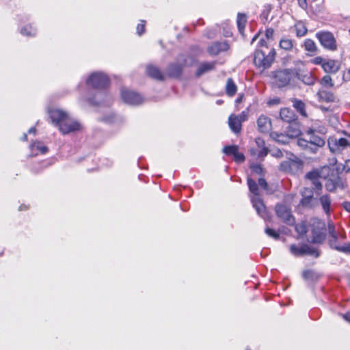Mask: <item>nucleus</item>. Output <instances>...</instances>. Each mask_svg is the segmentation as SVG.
<instances>
[{
    "label": "nucleus",
    "instance_id": "bb28decb",
    "mask_svg": "<svg viewBox=\"0 0 350 350\" xmlns=\"http://www.w3.org/2000/svg\"><path fill=\"white\" fill-rule=\"evenodd\" d=\"M182 70L180 65L171 64L167 68V75L170 77H178Z\"/></svg>",
    "mask_w": 350,
    "mask_h": 350
},
{
    "label": "nucleus",
    "instance_id": "6e6552de",
    "mask_svg": "<svg viewBox=\"0 0 350 350\" xmlns=\"http://www.w3.org/2000/svg\"><path fill=\"white\" fill-rule=\"evenodd\" d=\"M316 133L325 135L326 130L324 127H319V129H316L314 127L309 128L306 131V134L308 137L310 145L314 144L317 146H324L325 144V139L321 136L316 135Z\"/></svg>",
    "mask_w": 350,
    "mask_h": 350
},
{
    "label": "nucleus",
    "instance_id": "c9c22d12",
    "mask_svg": "<svg viewBox=\"0 0 350 350\" xmlns=\"http://www.w3.org/2000/svg\"><path fill=\"white\" fill-rule=\"evenodd\" d=\"M296 34L297 36H304L307 33L306 27L301 23H297L295 25Z\"/></svg>",
    "mask_w": 350,
    "mask_h": 350
},
{
    "label": "nucleus",
    "instance_id": "e433bc0d",
    "mask_svg": "<svg viewBox=\"0 0 350 350\" xmlns=\"http://www.w3.org/2000/svg\"><path fill=\"white\" fill-rule=\"evenodd\" d=\"M291 128H292V131L288 130L287 131V134L289 138H294L297 137L300 133V131L297 128V126L291 124L289 126V129Z\"/></svg>",
    "mask_w": 350,
    "mask_h": 350
},
{
    "label": "nucleus",
    "instance_id": "4468645a",
    "mask_svg": "<svg viewBox=\"0 0 350 350\" xmlns=\"http://www.w3.org/2000/svg\"><path fill=\"white\" fill-rule=\"evenodd\" d=\"M223 152L226 154L232 155L237 163H242L245 161V156L243 153L239 152L237 146H226L224 148Z\"/></svg>",
    "mask_w": 350,
    "mask_h": 350
},
{
    "label": "nucleus",
    "instance_id": "5701e85b",
    "mask_svg": "<svg viewBox=\"0 0 350 350\" xmlns=\"http://www.w3.org/2000/svg\"><path fill=\"white\" fill-rule=\"evenodd\" d=\"M280 116L283 121L289 123L295 120L294 112L288 108L281 109Z\"/></svg>",
    "mask_w": 350,
    "mask_h": 350
},
{
    "label": "nucleus",
    "instance_id": "f3484780",
    "mask_svg": "<svg viewBox=\"0 0 350 350\" xmlns=\"http://www.w3.org/2000/svg\"><path fill=\"white\" fill-rule=\"evenodd\" d=\"M241 120L236 115L232 114L228 118L229 126L234 133H238L241 131Z\"/></svg>",
    "mask_w": 350,
    "mask_h": 350
},
{
    "label": "nucleus",
    "instance_id": "7ed1b4c3",
    "mask_svg": "<svg viewBox=\"0 0 350 350\" xmlns=\"http://www.w3.org/2000/svg\"><path fill=\"white\" fill-rule=\"evenodd\" d=\"M327 242L330 247L346 254H350V243H345L346 238L345 232L342 230H336L333 223L328 222L327 225Z\"/></svg>",
    "mask_w": 350,
    "mask_h": 350
},
{
    "label": "nucleus",
    "instance_id": "5fc2aeb1",
    "mask_svg": "<svg viewBox=\"0 0 350 350\" xmlns=\"http://www.w3.org/2000/svg\"><path fill=\"white\" fill-rule=\"evenodd\" d=\"M274 31L271 28H269L265 31V36L267 39H272Z\"/></svg>",
    "mask_w": 350,
    "mask_h": 350
},
{
    "label": "nucleus",
    "instance_id": "dca6fc26",
    "mask_svg": "<svg viewBox=\"0 0 350 350\" xmlns=\"http://www.w3.org/2000/svg\"><path fill=\"white\" fill-rule=\"evenodd\" d=\"M258 131L261 133H268L271 128V122L269 117L261 115L257 120Z\"/></svg>",
    "mask_w": 350,
    "mask_h": 350
},
{
    "label": "nucleus",
    "instance_id": "a878e982",
    "mask_svg": "<svg viewBox=\"0 0 350 350\" xmlns=\"http://www.w3.org/2000/svg\"><path fill=\"white\" fill-rule=\"evenodd\" d=\"M237 88L234 82L231 78L227 79L226 85V92L229 96H232L237 92Z\"/></svg>",
    "mask_w": 350,
    "mask_h": 350
},
{
    "label": "nucleus",
    "instance_id": "49530a36",
    "mask_svg": "<svg viewBox=\"0 0 350 350\" xmlns=\"http://www.w3.org/2000/svg\"><path fill=\"white\" fill-rule=\"evenodd\" d=\"M311 63L315 65H321L323 68V64H324L325 59L320 56L316 57L310 60Z\"/></svg>",
    "mask_w": 350,
    "mask_h": 350
},
{
    "label": "nucleus",
    "instance_id": "6ab92c4d",
    "mask_svg": "<svg viewBox=\"0 0 350 350\" xmlns=\"http://www.w3.org/2000/svg\"><path fill=\"white\" fill-rule=\"evenodd\" d=\"M323 70L327 73H336L339 70V64L334 59L325 60L323 64Z\"/></svg>",
    "mask_w": 350,
    "mask_h": 350
},
{
    "label": "nucleus",
    "instance_id": "7c9ffc66",
    "mask_svg": "<svg viewBox=\"0 0 350 350\" xmlns=\"http://www.w3.org/2000/svg\"><path fill=\"white\" fill-rule=\"evenodd\" d=\"M320 202L321 204V206L324 210V211L326 213V214H329V207L331 201L328 196L325 195L322 196L320 198Z\"/></svg>",
    "mask_w": 350,
    "mask_h": 350
},
{
    "label": "nucleus",
    "instance_id": "a18cd8bd",
    "mask_svg": "<svg viewBox=\"0 0 350 350\" xmlns=\"http://www.w3.org/2000/svg\"><path fill=\"white\" fill-rule=\"evenodd\" d=\"M270 12V8H266L260 15L261 20L265 23L268 21L269 14Z\"/></svg>",
    "mask_w": 350,
    "mask_h": 350
},
{
    "label": "nucleus",
    "instance_id": "c756f323",
    "mask_svg": "<svg viewBox=\"0 0 350 350\" xmlns=\"http://www.w3.org/2000/svg\"><path fill=\"white\" fill-rule=\"evenodd\" d=\"M246 22H247L246 16L243 14H239L237 16V27H238L239 31L242 34L243 33V30H244Z\"/></svg>",
    "mask_w": 350,
    "mask_h": 350
},
{
    "label": "nucleus",
    "instance_id": "4d7b16f0",
    "mask_svg": "<svg viewBox=\"0 0 350 350\" xmlns=\"http://www.w3.org/2000/svg\"><path fill=\"white\" fill-rule=\"evenodd\" d=\"M237 116L239 118L240 120H241V122H243L247 119V112L243 111L239 116Z\"/></svg>",
    "mask_w": 350,
    "mask_h": 350
},
{
    "label": "nucleus",
    "instance_id": "20e7f679",
    "mask_svg": "<svg viewBox=\"0 0 350 350\" xmlns=\"http://www.w3.org/2000/svg\"><path fill=\"white\" fill-rule=\"evenodd\" d=\"M259 44L262 48L254 52V63L260 71H264L269 68L273 62L275 51L273 48L267 46L263 40H261Z\"/></svg>",
    "mask_w": 350,
    "mask_h": 350
},
{
    "label": "nucleus",
    "instance_id": "2eb2a0df",
    "mask_svg": "<svg viewBox=\"0 0 350 350\" xmlns=\"http://www.w3.org/2000/svg\"><path fill=\"white\" fill-rule=\"evenodd\" d=\"M29 149L31 151L30 155L31 157L37 156L40 154H46L49 150V148H47V146H45L42 142H39V141H36L33 143H32L29 146Z\"/></svg>",
    "mask_w": 350,
    "mask_h": 350
},
{
    "label": "nucleus",
    "instance_id": "680f3d73",
    "mask_svg": "<svg viewBox=\"0 0 350 350\" xmlns=\"http://www.w3.org/2000/svg\"><path fill=\"white\" fill-rule=\"evenodd\" d=\"M342 317L347 322L350 323V312H348L346 314H342Z\"/></svg>",
    "mask_w": 350,
    "mask_h": 350
},
{
    "label": "nucleus",
    "instance_id": "69168bd1",
    "mask_svg": "<svg viewBox=\"0 0 350 350\" xmlns=\"http://www.w3.org/2000/svg\"><path fill=\"white\" fill-rule=\"evenodd\" d=\"M36 130L35 128L32 127L31 129H29L28 133H30V134H33L35 135L36 134Z\"/></svg>",
    "mask_w": 350,
    "mask_h": 350
},
{
    "label": "nucleus",
    "instance_id": "f8f14e48",
    "mask_svg": "<svg viewBox=\"0 0 350 350\" xmlns=\"http://www.w3.org/2000/svg\"><path fill=\"white\" fill-rule=\"evenodd\" d=\"M251 201L257 213L264 219H268L269 215L266 211V207L262 200L258 196H253L251 198Z\"/></svg>",
    "mask_w": 350,
    "mask_h": 350
},
{
    "label": "nucleus",
    "instance_id": "58836bf2",
    "mask_svg": "<svg viewBox=\"0 0 350 350\" xmlns=\"http://www.w3.org/2000/svg\"><path fill=\"white\" fill-rule=\"evenodd\" d=\"M321 84L329 87H332L334 85L332 79L329 75H325L321 79Z\"/></svg>",
    "mask_w": 350,
    "mask_h": 350
},
{
    "label": "nucleus",
    "instance_id": "f03ea898",
    "mask_svg": "<svg viewBox=\"0 0 350 350\" xmlns=\"http://www.w3.org/2000/svg\"><path fill=\"white\" fill-rule=\"evenodd\" d=\"M109 83V77L103 72H92L86 79V85L96 90L94 98H88V100L92 105H99L103 103V97L105 94L100 90L105 88Z\"/></svg>",
    "mask_w": 350,
    "mask_h": 350
},
{
    "label": "nucleus",
    "instance_id": "603ef678",
    "mask_svg": "<svg viewBox=\"0 0 350 350\" xmlns=\"http://www.w3.org/2000/svg\"><path fill=\"white\" fill-rule=\"evenodd\" d=\"M298 3L299 6L304 10H307L309 6L308 0H298Z\"/></svg>",
    "mask_w": 350,
    "mask_h": 350
},
{
    "label": "nucleus",
    "instance_id": "39448f33",
    "mask_svg": "<svg viewBox=\"0 0 350 350\" xmlns=\"http://www.w3.org/2000/svg\"><path fill=\"white\" fill-rule=\"evenodd\" d=\"M315 36L324 49L331 51H335L338 49L336 40L332 32L320 31L316 33Z\"/></svg>",
    "mask_w": 350,
    "mask_h": 350
},
{
    "label": "nucleus",
    "instance_id": "37998d69",
    "mask_svg": "<svg viewBox=\"0 0 350 350\" xmlns=\"http://www.w3.org/2000/svg\"><path fill=\"white\" fill-rule=\"evenodd\" d=\"M145 25H146V21H141L140 23L137 26V33L139 36H141L143 34L145 31Z\"/></svg>",
    "mask_w": 350,
    "mask_h": 350
},
{
    "label": "nucleus",
    "instance_id": "4c0bfd02",
    "mask_svg": "<svg viewBox=\"0 0 350 350\" xmlns=\"http://www.w3.org/2000/svg\"><path fill=\"white\" fill-rule=\"evenodd\" d=\"M297 144L302 149L306 150H307L308 148L309 147V145L310 144L308 139H304V138L298 139L297 141Z\"/></svg>",
    "mask_w": 350,
    "mask_h": 350
},
{
    "label": "nucleus",
    "instance_id": "0e129e2a",
    "mask_svg": "<svg viewBox=\"0 0 350 350\" xmlns=\"http://www.w3.org/2000/svg\"><path fill=\"white\" fill-rule=\"evenodd\" d=\"M318 0H308V4H309V6L313 9L314 8V6H313V3H315L316 1H317Z\"/></svg>",
    "mask_w": 350,
    "mask_h": 350
},
{
    "label": "nucleus",
    "instance_id": "ea45409f",
    "mask_svg": "<svg viewBox=\"0 0 350 350\" xmlns=\"http://www.w3.org/2000/svg\"><path fill=\"white\" fill-rule=\"evenodd\" d=\"M295 230L299 235H303L306 233L307 228L304 224H297L295 226Z\"/></svg>",
    "mask_w": 350,
    "mask_h": 350
},
{
    "label": "nucleus",
    "instance_id": "412c9836",
    "mask_svg": "<svg viewBox=\"0 0 350 350\" xmlns=\"http://www.w3.org/2000/svg\"><path fill=\"white\" fill-rule=\"evenodd\" d=\"M20 33L27 37H34L37 33V29L31 24H27L20 28Z\"/></svg>",
    "mask_w": 350,
    "mask_h": 350
},
{
    "label": "nucleus",
    "instance_id": "393cba45",
    "mask_svg": "<svg viewBox=\"0 0 350 350\" xmlns=\"http://www.w3.org/2000/svg\"><path fill=\"white\" fill-rule=\"evenodd\" d=\"M304 49L310 53V55H314L318 51V47L315 42L311 39H306L304 43Z\"/></svg>",
    "mask_w": 350,
    "mask_h": 350
},
{
    "label": "nucleus",
    "instance_id": "052dcab7",
    "mask_svg": "<svg viewBox=\"0 0 350 350\" xmlns=\"http://www.w3.org/2000/svg\"><path fill=\"white\" fill-rule=\"evenodd\" d=\"M256 143L257 144V146L260 148H262L263 147H265V142L261 138H257L256 139Z\"/></svg>",
    "mask_w": 350,
    "mask_h": 350
},
{
    "label": "nucleus",
    "instance_id": "e2e57ef3",
    "mask_svg": "<svg viewBox=\"0 0 350 350\" xmlns=\"http://www.w3.org/2000/svg\"><path fill=\"white\" fill-rule=\"evenodd\" d=\"M344 208L348 212H350V202H345L343 204Z\"/></svg>",
    "mask_w": 350,
    "mask_h": 350
},
{
    "label": "nucleus",
    "instance_id": "0eeeda50",
    "mask_svg": "<svg viewBox=\"0 0 350 350\" xmlns=\"http://www.w3.org/2000/svg\"><path fill=\"white\" fill-rule=\"evenodd\" d=\"M303 167L302 161L295 156L288 160L282 161L280 165L281 171L295 174L301 170Z\"/></svg>",
    "mask_w": 350,
    "mask_h": 350
},
{
    "label": "nucleus",
    "instance_id": "4be33fe9",
    "mask_svg": "<svg viewBox=\"0 0 350 350\" xmlns=\"http://www.w3.org/2000/svg\"><path fill=\"white\" fill-rule=\"evenodd\" d=\"M146 72L148 76L157 80H163L164 76L161 72L155 66H148L146 67Z\"/></svg>",
    "mask_w": 350,
    "mask_h": 350
},
{
    "label": "nucleus",
    "instance_id": "09e8293b",
    "mask_svg": "<svg viewBox=\"0 0 350 350\" xmlns=\"http://www.w3.org/2000/svg\"><path fill=\"white\" fill-rule=\"evenodd\" d=\"M325 239L323 235L317 234L316 232H313V241L314 243H321Z\"/></svg>",
    "mask_w": 350,
    "mask_h": 350
},
{
    "label": "nucleus",
    "instance_id": "9d476101",
    "mask_svg": "<svg viewBox=\"0 0 350 350\" xmlns=\"http://www.w3.org/2000/svg\"><path fill=\"white\" fill-rule=\"evenodd\" d=\"M290 251L294 256H303V255H311L316 258L319 256V252L313 247H310L308 245H302L297 246L295 244H292L289 247Z\"/></svg>",
    "mask_w": 350,
    "mask_h": 350
},
{
    "label": "nucleus",
    "instance_id": "13d9d810",
    "mask_svg": "<svg viewBox=\"0 0 350 350\" xmlns=\"http://www.w3.org/2000/svg\"><path fill=\"white\" fill-rule=\"evenodd\" d=\"M302 195L308 198H311L312 197V192L310 190H308V189H305L304 191L302 192Z\"/></svg>",
    "mask_w": 350,
    "mask_h": 350
},
{
    "label": "nucleus",
    "instance_id": "de8ad7c7",
    "mask_svg": "<svg viewBox=\"0 0 350 350\" xmlns=\"http://www.w3.org/2000/svg\"><path fill=\"white\" fill-rule=\"evenodd\" d=\"M251 169L253 173L260 174L262 172V168L260 165H252Z\"/></svg>",
    "mask_w": 350,
    "mask_h": 350
},
{
    "label": "nucleus",
    "instance_id": "423d86ee",
    "mask_svg": "<svg viewBox=\"0 0 350 350\" xmlns=\"http://www.w3.org/2000/svg\"><path fill=\"white\" fill-rule=\"evenodd\" d=\"M295 79V70H282L276 72L274 77V83L279 88L294 84Z\"/></svg>",
    "mask_w": 350,
    "mask_h": 350
},
{
    "label": "nucleus",
    "instance_id": "1a4fd4ad",
    "mask_svg": "<svg viewBox=\"0 0 350 350\" xmlns=\"http://www.w3.org/2000/svg\"><path fill=\"white\" fill-rule=\"evenodd\" d=\"M121 98L124 103L131 105H137L144 101L142 95L126 88L121 90Z\"/></svg>",
    "mask_w": 350,
    "mask_h": 350
},
{
    "label": "nucleus",
    "instance_id": "2f4dec72",
    "mask_svg": "<svg viewBox=\"0 0 350 350\" xmlns=\"http://www.w3.org/2000/svg\"><path fill=\"white\" fill-rule=\"evenodd\" d=\"M280 46L282 49L290 51L293 46V41L288 38H282L280 42Z\"/></svg>",
    "mask_w": 350,
    "mask_h": 350
},
{
    "label": "nucleus",
    "instance_id": "864d4df0",
    "mask_svg": "<svg viewBox=\"0 0 350 350\" xmlns=\"http://www.w3.org/2000/svg\"><path fill=\"white\" fill-rule=\"evenodd\" d=\"M312 184L314 189H317L318 190H321L322 189V184L319 181V178L314 181H312Z\"/></svg>",
    "mask_w": 350,
    "mask_h": 350
},
{
    "label": "nucleus",
    "instance_id": "c03bdc74",
    "mask_svg": "<svg viewBox=\"0 0 350 350\" xmlns=\"http://www.w3.org/2000/svg\"><path fill=\"white\" fill-rule=\"evenodd\" d=\"M281 103V100L280 98L278 97H274V98H270L267 100V104L269 105V106H274V105H280Z\"/></svg>",
    "mask_w": 350,
    "mask_h": 350
},
{
    "label": "nucleus",
    "instance_id": "c85d7f7f",
    "mask_svg": "<svg viewBox=\"0 0 350 350\" xmlns=\"http://www.w3.org/2000/svg\"><path fill=\"white\" fill-rule=\"evenodd\" d=\"M293 107L300 113V114L303 116H307L306 110H305V104L300 100L294 99L293 100Z\"/></svg>",
    "mask_w": 350,
    "mask_h": 350
},
{
    "label": "nucleus",
    "instance_id": "a19ab883",
    "mask_svg": "<svg viewBox=\"0 0 350 350\" xmlns=\"http://www.w3.org/2000/svg\"><path fill=\"white\" fill-rule=\"evenodd\" d=\"M265 233L270 237L273 238L274 239H278L279 238V233L274 230L273 229H271L270 228H265Z\"/></svg>",
    "mask_w": 350,
    "mask_h": 350
},
{
    "label": "nucleus",
    "instance_id": "cd10ccee",
    "mask_svg": "<svg viewBox=\"0 0 350 350\" xmlns=\"http://www.w3.org/2000/svg\"><path fill=\"white\" fill-rule=\"evenodd\" d=\"M271 136L275 141L281 144L288 143L290 139L288 134L284 135L282 133H273L271 134Z\"/></svg>",
    "mask_w": 350,
    "mask_h": 350
},
{
    "label": "nucleus",
    "instance_id": "9b49d317",
    "mask_svg": "<svg viewBox=\"0 0 350 350\" xmlns=\"http://www.w3.org/2000/svg\"><path fill=\"white\" fill-rule=\"evenodd\" d=\"M275 213L278 217L288 225H294L295 219L292 215L291 211L286 205L278 204L275 206Z\"/></svg>",
    "mask_w": 350,
    "mask_h": 350
},
{
    "label": "nucleus",
    "instance_id": "aec40b11",
    "mask_svg": "<svg viewBox=\"0 0 350 350\" xmlns=\"http://www.w3.org/2000/svg\"><path fill=\"white\" fill-rule=\"evenodd\" d=\"M215 62H204L200 64L196 70V75L200 77L206 72L213 70L215 67Z\"/></svg>",
    "mask_w": 350,
    "mask_h": 350
},
{
    "label": "nucleus",
    "instance_id": "f704fd0d",
    "mask_svg": "<svg viewBox=\"0 0 350 350\" xmlns=\"http://www.w3.org/2000/svg\"><path fill=\"white\" fill-rule=\"evenodd\" d=\"M303 277L308 280H315L319 276L314 271L307 270L303 272Z\"/></svg>",
    "mask_w": 350,
    "mask_h": 350
},
{
    "label": "nucleus",
    "instance_id": "a211bd4d",
    "mask_svg": "<svg viewBox=\"0 0 350 350\" xmlns=\"http://www.w3.org/2000/svg\"><path fill=\"white\" fill-rule=\"evenodd\" d=\"M301 80L306 85H313L315 82V78L311 72H299L295 71V79Z\"/></svg>",
    "mask_w": 350,
    "mask_h": 350
},
{
    "label": "nucleus",
    "instance_id": "ddd939ff",
    "mask_svg": "<svg viewBox=\"0 0 350 350\" xmlns=\"http://www.w3.org/2000/svg\"><path fill=\"white\" fill-rule=\"evenodd\" d=\"M229 48V44L226 41L216 42L208 46V52L212 55H216L221 52L228 51Z\"/></svg>",
    "mask_w": 350,
    "mask_h": 350
},
{
    "label": "nucleus",
    "instance_id": "8fccbe9b",
    "mask_svg": "<svg viewBox=\"0 0 350 350\" xmlns=\"http://www.w3.org/2000/svg\"><path fill=\"white\" fill-rule=\"evenodd\" d=\"M116 119H120L116 117L115 114H111L105 118H104L103 120L107 122H116Z\"/></svg>",
    "mask_w": 350,
    "mask_h": 350
},
{
    "label": "nucleus",
    "instance_id": "79ce46f5",
    "mask_svg": "<svg viewBox=\"0 0 350 350\" xmlns=\"http://www.w3.org/2000/svg\"><path fill=\"white\" fill-rule=\"evenodd\" d=\"M306 178L311 181H314L319 178V174L317 171H312L306 174Z\"/></svg>",
    "mask_w": 350,
    "mask_h": 350
},
{
    "label": "nucleus",
    "instance_id": "774afa93",
    "mask_svg": "<svg viewBox=\"0 0 350 350\" xmlns=\"http://www.w3.org/2000/svg\"><path fill=\"white\" fill-rule=\"evenodd\" d=\"M345 77L347 78H348V79L350 80V68L348 69V71H347V74L345 75Z\"/></svg>",
    "mask_w": 350,
    "mask_h": 350
},
{
    "label": "nucleus",
    "instance_id": "3c124183",
    "mask_svg": "<svg viewBox=\"0 0 350 350\" xmlns=\"http://www.w3.org/2000/svg\"><path fill=\"white\" fill-rule=\"evenodd\" d=\"M323 146H317L314 144H310L309 147L308 148L307 150H308L311 153H317L320 148H322Z\"/></svg>",
    "mask_w": 350,
    "mask_h": 350
},
{
    "label": "nucleus",
    "instance_id": "bf43d9fd",
    "mask_svg": "<svg viewBox=\"0 0 350 350\" xmlns=\"http://www.w3.org/2000/svg\"><path fill=\"white\" fill-rule=\"evenodd\" d=\"M267 149L265 148V147H263L262 148H260V150L259 151V153H258V157H264L265 156H266L267 154Z\"/></svg>",
    "mask_w": 350,
    "mask_h": 350
},
{
    "label": "nucleus",
    "instance_id": "f257e3e1",
    "mask_svg": "<svg viewBox=\"0 0 350 350\" xmlns=\"http://www.w3.org/2000/svg\"><path fill=\"white\" fill-rule=\"evenodd\" d=\"M53 124L58 127L59 131L66 135L82 130V124L72 118L66 111L60 109L53 108L48 111Z\"/></svg>",
    "mask_w": 350,
    "mask_h": 350
},
{
    "label": "nucleus",
    "instance_id": "338daca9",
    "mask_svg": "<svg viewBox=\"0 0 350 350\" xmlns=\"http://www.w3.org/2000/svg\"><path fill=\"white\" fill-rule=\"evenodd\" d=\"M273 155L277 157H280L282 155L280 150H278L275 153H273Z\"/></svg>",
    "mask_w": 350,
    "mask_h": 350
},
{
    "label": "nucleus",
    "instance_id": "b1692460",
    "mask_svg": "<svg viewBox=\"0 0 350 350\" xmlns=\"http://www.w3.org/2000/svg\"><path fill=\"white\" fill-rule=\"evenodd\" d=\"M317 96L319 101H325L327 103L334 101V94L326 90H319L317 93Z\"/></svg>",
    "mask_w": 350,
    "mask_h": 350
},
{
    "label": "nucleus",
    "instance_id": "6e6d98bb",
    "mask_svg": "<svg viewBox=\"0 0 350 350\" xmlns=\"http://www.w3.org/2000/svg\"><path fill=\"white\" fill-rule=\"evenodd\" d=\"M258 184L259 185L263 188L265 190H267V183L266 180L264 178H259L258 179Z\"/></svg>",
    "mask_w": 350,
    "mask_h": 350
},
{
    "label": "nucleus",
    "instance_id": "473e14b6",
    "mask_svg": "<svg viewBox=\"0 0 350 350\" xmlns=\"http://www.w3.org/2000/svg\"><path fill=\"white\" fill-rule=\"evenodd\" d=\"M247 185L250 192L254 195V196H258V187L256 183L252 178H247Z\"/></svg>",
    "mask_w": 350,
    "mask_h": 350
},
{
    "label": "nucleus",
    "instance_id": "72a5a7b5",
    "mask_svg": "<svg viewBox=\"0 0 350 350\" xmlns=\"http://www.w3.org/2000/svg\"><path fill=\"white\" fill-rule=\"evenodd\" d=\"M335 145L337 146L338 149H344L350 146V142L346 138H339L338 139H336Z\"/></svg>",
    "mask_w": 350,
    "mask_h": 350
}]
</instances>
